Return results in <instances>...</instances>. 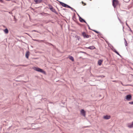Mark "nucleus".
<instances>
[{
	"mask_svg": "<svg viewBox=\"0 0 133 133\" xmlns=\"http://www.w3.org/2000/svg\"><path fill=\"white\" fill-rule=\"evenodd\" d=\"M33 69L37 71L43 73L44 74H45L46 73L45 71H44L43 69L39 68L36 67H34L33 68Z\"/></svg>",
	"mask_w": 133,
	"mask_h": 133,
	"instance_id": "f257e3e1",
	"label": "nucleus"
},
{
	"mask_svg": "<svg viewBox=\"0 0 133 133\" xmlns=\"http://www.w3.org/2000/svg\"><path fill=\"white\" fill-rule=\"evenodd\" d=\"M68 58L71 60L72 61H74V59L72 56L69 55L68 57Z\"/></svg>",
	"mask_w": 133,
	"mask_h": 133,
	"instance_id": "ddd939ff",
	"label": "nucleus"
},
{
	"mask_svg": "<svg viewBox=\"0 0 133 133\" xmlns=\"http://www.w3.org/2000/svg\"><path fill=\"white\" fill-rule=\"evenodd\" d=\"M73 11L76 12V13H77L75 9H74V10H73Z\"/></svg>",
	"mask_w": 133,
	"mask_h": 133,
	"instance_id": "e433bc0d",
	"label": "nucleus"
},
{
	"mask_svg": "<svg viewBox=\"0 0 133 133\" xmlns=\"http://www.w3.org/2000/svg\"><path fill=\"white\" fill-rule=\"evenodd\" d=\"M77 13V14L78 15V16L79 17H79H81L77 13Z\"/></svg>",
	"mask_w": 133,
	"mask_h": 133,
	"instance_id": "473e14b6",
	"label": "nucleus"
},
{
	"mask_svg": "<svg viewBox=\"0 0 133 133\" xmlns=\"http://www.w3.org/2000/svg\"><path fill=\"white\" fill-rule=\"evenodd\" d=\"M82 34L84 38H89L90 37H91L90 35L87 34L86 33L84 32H82Z\"/></svg>",
	"mask_w": 133,
	"mask_h": 133,
	"instance_id": "7ed1b4c3",
	"label": "nucleus"
},
{
	"mask_svg": "<svg viewBox=\"0 0 133 133\" xmlns=\"http://www.w3.org/2000/svg\"><path fill=\"white\" fill-rule=\"evenodd\" d=\"M48 43V44H50V45H52V46H54V45H53V44H51V43Z\"/></svg>",
	"mask_w": 133,
	"mask_h": 133,
	"instance_id": "7c9ffc66",
	"label": "nucleus"
},
{
	"mask_svg": "<svg viewBox=\"0 0 133 133\" xmlns=\"http://www.w3.org/2000/svg\"><path fill=\"white\" fill-rule=\"evenodd\" d=\"M116 81H113V82H115Z\"/></svg>",
	"mask_w": 133,
	"mask_h": 133,
	"instance_id": "49530a36",
	"label": "nucleus"
},
{
	"mask_svg": "<svg viewBox=\"0 0 133 133\" xmlns=\"http://www.w3.org/2000/svg\"><path fill=\"white\" fill-rule=\"evenodd\" d=\"M119 19V21L120 22H121V20L120 19H119V18H118Z\"/></svg>",
	"mask_w": 133,
	"mask_h": 133,
	"instance_id": "79ce46f5",
	"label": "nucleus"
},
{
	"mask_svg": "<svg viewBox=\"0 0 133 133\" xmlns=\"http://www.w3.org/2000/svg\"><path fill=\"white\" fill-rule=\"evenodd\" d=\"M4 31L5 34H8L9 32V31L7 28H6L4 30Z\"/></svg>",
	"mask_w": 133,
	"mask_h": 133,
	"instance_id": "dca6fc26",
	"label": "nucleus"
},
{
	"mask_svg": "<svg viewBox=\"0 0 133 133\" xmlns=\"http://www.w3.org/2000/svg\"><path fill=\"white\" fill-rule=\"evenodd\" d=\"M78 23V25H80V24L79 23Z\"/></svg>",
	"mask_w": 133,
	"mask_h": 133,
	"instance_id": "37998d69",
	"label": "nucleus"
},
{
	"mask_svg": "<svg viewBox=\"0 0 133 133\" xmlns=\"http://www.w3.org/2000/svg\"><path fill=\"white\" fill-rule=\"evenodd\" d=\"M0 2H2V0H0Z\"/></svg>",
	"mask_w": 133,
	"mask_h": 133,
	"instance_id": "ea45409f",
	"label": "nucleus"
},
{
	"mask_svg": "<svg viewBox=\"0 0 133 133\" xmlns=\"http://www.w3.org/2000/svg\"><path fill=\"white\" fill-rule=\"evenodd\" d=\"M48 6L49 7V9L50 10L52 9V8H53V7L52 5H51V4H49L48 5Z\"/></svg>",
	"mask_w": 133,
	"mask_h": 133,
	"instance_id": "a211bd4d",
	"label": "nucleus"
},
{
	"mask_svg": "<svg viewBox=\"0 0 133 133\" xmlns=\"http://www.w3.org/2000/svg\"><path fill=\"white\" fill-rule=\"evenodd\" d=\"M113 51L115 52L117 54L119 55V56H121V55L119 54V53L116 51V50L114 49L113 50Z\"/></svg>",
	"mask_w": 133,
	"mask_h": 133,
	"instance_id": "2eb2a0df",
	"label": "nucleus"
},
{
	"mask_svg": "<svg viewBox=\"0 0 133 133\" xmlns=\"http://www.w3.org/2000/svg\"><path fill=\"white\" fill-rule=\"evenodd\" d=\"M9 13L11 14H12L11 12H9Z\"/></svg>",
	"mask_w": 133,
	"mask_h": 133,
	"instance_id": "2f4dec72",
	"label": "nucleus"
},
{
	"mask_svg": "<svg viewBox=\"0 0 133 133\" xmlns=\"http://www.w3.org/2000/svg\"><path fill=\"white\" fill-rule=\"evenodd\" d=\"M128 126L130 128L133 127V121L131 124L129 125Z\"/></svg>",
	"mask_w": 133,
	"mask_h": 133,
	"instance_id": "f3484780",
	"label": "nucleus"
},
{
	"mask_svg": "<svg viewBox=\"0 0 133 133\" xmlns=\"http://www.w3.org/2000/svg\"><path fill=\"white\" fill-rule=\"evenodd\" d=\"M126 25L128 26V27L129 28H130V27H129V25H128V24H127V22L126 23Z\"/></svg>",
	"mask_w": 133,
	"mask_h": 133,
	"instance_id": "cd10ccee",
	"label": "nucleus"
},
{
	"mask_svg": "<svg viewBox=\"0 0 133 133\" xmlns=\"http://www.w3.org/2000/svg\"><path fill=\"white\" fill-rule=\"evenodd\" d=\"M129 103L131 104H133V101L129 102Z\"/></svg>",
	"mask_w": 133,
	"mask_h": 133,
	"instance_id": "a878e982",
	"label": "nucleus"
},
{
	"mask_svg": "<svg viewBox=\"0 0 133 133\" xmlns=\"http://www.w3.org/2000/svg\"><path fill=\"white\" fill-rule=\"evenodd\" d=\"M24 129H25V128H24Z\"/></svg>",
	"mask_w": 133,
	"mask_h": 133,
	"instance_id": "09e8293b",
	"label": "nucleus"
},
{
	"mask_svg": "<svg viewBox=\"0 0 133 133\" xmlns=\"http://www.w3.org/2000/svg\"><path fill=\"white\" fill-rule=\"evenodd\" d=\"M57 8V9H58V11H59V9H58Z\"/></svg>",
	"mask_w": 133,
	"mask_h": 133,
	"instance_id": "de8ad7c7",
	"label": "nucleus"
},
{
	"mask_svg": "<svg viewBox=\"0 0 133 133\" xmlns=\"http://www.w3.org/2000/svg\"><path fill=\"white\" fill-rule=\"evenodd\" d=\"M66 9H63V10H66Z\"/></svg>",
	"mask_w": 133,
	"mask_h": 133,
	"instance_id": "c03bdc74",
	"label": "nucleus"
},
{
	"mask_svg": "<svg viewBox=\"0 0 133 133\" xmlns=\"http://www.w3.org/2000/svg\"><path fill=\"white\" fill-rule=\"evenodd\" d=\"M97 77H101V76H97Z\"/></svg>",
	"mask_w": 133,
	"mask_h": 133,
	"instance_id": "58836bf2",
	"label": "nucleus"
},
{
	"mask_svg": "<svg viewBox=\"0 0 133 133\" xmlns=\"http://www.w3.org/2000/svg\"><path fill=\"white\" fill-rule=\"evenodd\" d=\"M50 10L52 12L55 13L57 15H58V13L53 8V7L52 9H50Z\"/></svg>",
	"mask_w": 133,
	"mask_h": 133,
	"instance_id": "9b49d317",
	"label": "nucleus"
},
{
	"mask_svg": "<svg viewBox=\"0 0 133 133\" xmlns=\"http://www.w3.org/2000/svg\"><path fill=\"white\" fill-rule=\"evenodd\" d=\"M132 96L130 95H128L126 96L125 98L128 101H130L131 98Z\"/></svg>",
	"mask_w": 133,
	"mask_h": 133,
	"instance_id": "39448f33",
	"label": "nucleus"
},
{
	"mask_svg": "<svg viewBox=\"0 0 133 133\" xmlns=\"http://www.w3.org/2000/svg\"><path fill=\"white\" fill-rule=\"evenodd\" d=\"M130 29V31H131V32H132V30H131V29H130V28H129Z\"/></svg>",
	"mask_w": 133,
	"mask_h": 133,
	"instance_id": "4c0bfd02",
	"label": "nucleus"
},
{
	"mask_svg": "<svg viewBox=\"0 0 133 133\" xmlns=\"http://www.w3.org/2000/svg\"><path fill=\"white\" fill-rule=\"evenodd\" d=\"M100 76L101 77H105L103 75H102L101 76Z\"/></svg>",
	"mask_w": 133,
	"mask_h": 133,
	"instance_id": "f704fd0d",
	"label": "nucleus"
},
{
	"mask_svg": "<svg viewBox=\"0 0 133 133\" xmlns=\"http://www.w3.org/2000/svg\"><path fill=\"white\" fill-rule=\"evenodd\" d=\"M34 1L36 2V4H38L41 3L42 2V0H35Z\"/></svg>",
	"mask_w": 133,
	"mask_h": 133,
	"instance_id": "9d476101",
	"label": "nucleus"
},
{
	"mask_svg": "<svg viewBox=\"0 0 133 133\" xmlns=\"http://www.w3.org/2000/svg\"><path fill=\"white\" fill-rule=\"evenodd\" d=\"M72 18L74 20V18H75V19H76L75 17H74V16H73V17H72Z\"/></svg>",
	"mask_w": 133,
	"mask_h": 133,
	"instance_id": "72a5a7b5",
	"label": "nucleus"
},
{
	"mask_svg": "<svg viewBox=\"0 0 133 133\" xmlns=\"http://www.w3.org/2000/svg\"><path fill=\"white\" fill-rule=\"evenodd\" d=\"M91 30L94 31L95 32H96V33H97V34L100 33L99 32L97 31L96 30Z\"/></svg>",
	"mask_w": 133,
	"mask_h": 133,
	"instance_id": "aec40b11",
	"label": "nucleus"
},
{
	"mask_svg": "<svg viewBox=\"0 0 133 133\" xmlns=\"http://www.w3.org/2000/svg\"><path fill=\"white\" fill-rule=\"evenodd\" d=\"M81 114L84 116H85V111L84 109H82L81 111Z\"/></svg>",
	"mask_w": 133,
	"mask_h": 133,
	"instance_id": "423d86ee",
	"label": "nucleus"
},
{
	"mask_svg": "<svg viewBox=\"0 0 133 133\" xmlns=\"http://www.w3.org/2000/svg\"><path fill=\"white\" fill-rule=\"evenodd\" d=\"M86 48L90 50H93L95 48V47L94 46H90L88 47H86Z\"/></svg>",
	"mask_w": 133,
	"mask_h": 133,
	"instance_id": "6e6552de",
	"label": "nucleus"
},
{
	"mask_svg": "<svg viewBox=\"0 0 133 133\" xmlns=\"http://www.w3.org/2000/svg\"><path fill=\"white\" fill-rule=\"evenodd\" d=\"M80 52L84 53V54H85L86 55H87V53H86L85 52H83V51H80Z\"/></svg>",
	"mask_w": 133,
	"mask_h": 133,
	"instance_id": "b1692460",
	"label": "nucleus"
},
{
	"mask_svg": "<svg viewBox=\"0 0 133 133\" xmlns=\"http://www.w3.org/2000/svg\"><path fill=\"white\" fill-rule=\"evenodd\" d=\"M57 1H58L62 6L68 8L69 5L58 0H57Z\"/></svg>",
	"mask_w": 133,
	"mask_h": 133,
	"instance_id": "20e7f679",
	"label": "nucleus"
},
{
	"mask_svg": "<svg viewBox=\"0 0 133 133\" xmlns=\"http://www.w3.org/2000/svg\"><path fill=\"white\" fill-rule=\"evenodd\" d=\"M82 3L83 4H84V5H86V3H84L83 1L82 2Z\"/></svg>",
	"mask_w": 133,
	"mask_h": 133,
	"instance_id": "bb28decb",
	"label": "nucleus"
},
{
	"mask_svg": "<svg viewBox=\"0 0 133 133\" xmlns=\"http://www.w3.org/2000/svg\"><path fill=\"white\" fill-rule=\"evenodd\" d=\"M29 52L28 51L26 52L25 54V57L27 58H29Z\"/></svg>",
	"mask_w": 133,
	"mask_h": 133,
	"instance_id": "f8f14e48",
	"label": "nucleus"
},
{
	"mask_svg": "<svg viewBox=\"0 0 133 133\" xmlns=\"http://www.w3.org/2000/svg\"><path fill=\"white\" fill-rule=\"evenodd\" d=\"M79 21L81 22H84L87 24V23L81 17H80L79 19Z\"/></svg>",
	"mask_w": 133,
	"mask_h": 133,
	"instance_id": "0eeeda50",
	"label": "nucleus"
},
{
	"mask_svg": "<svg viewBox=\"0 0 133 133\" xmlns=\"http://www.w3.org/2000/svg\"><path fill=\"white\" fill-rule=\"evenodd\" d=\"M26 66L25 65H16L15 66Z\"/></svg>",
	"mask_w": 133,
	"mask_h": 133,
	"instance_id": "5701e85b",
	"label": "nucleus"
},
{
	"mask_svg": "<svg viewBox=\"0 0 133 133\" xmlns=\"http://www.w3.org/2000/svg\"><path fill=\"white\" fill-rule=\"evenodd\" d=\"M86 24H87V25L88 27L89 26V25L87 23Z\"/></svg>",
	"mask_w": 133,
	"mask_h": 133,
	"instance_id": "a19ab883",
	"label": "nucleus"
},
{
	"mask_svg": "<svg viewBox=\"0 0 133 133\" xmlns=\"http://www.w3.org/2000/svg\"><path fill=\"white\" fill-rule=\"evenodd\" d=\"M76 37H77L78 39V41H79V39L81 38L80 36H76Z\"/></svg>",
	"mask_w": 133,
	"mask_h": 133,
	"instance_id": "4be33fe9",
	"label": "nucleus"
},
{
	"mask_svg": "<svg viewBox=\"0 0 133 133\" xmlns=\"http://www.w3.org/2000/svg\"><path fill=\"white\" fill-rule=\"evenodd\" d=\"M68 8H70L72 11H73V10H74V8L71 7H70V6H69V5L68 6Z\"/></svg>",
	"mask_w": 133,
	"mask_h": 133,
	"instance_id": "412c9836",
	"label": "nucleus"
},
{
	"mask_svg": "<svg viewBox=\"0 0 133 133\" xmlns=\"http://www.w3.org/2000/svg\"><path fill=\"white\" fill-rule=\"evenodd\" d=\"M110 116H108L106 115L104 116L103 118L104 119H108L110 118Z\"/></svg>",
	"mask_w": 133,
	"mask_h": 133,
	"instance_id": "1a4fd4ad",
	"label": "nucleus"
},
{
	"mask_svg": "<svg viewBox=\"0 0 133 133\" xmlns=\"http://www.w3.org/2000/svg\"><path fill=\"white\" fill-rule=\"evenodd\" d=\"M5 12H8V11H4Z\"/></svg>",
	"mask_w": 133,
	"mask_h": 133,
	"instance_id": "a18cd8bd",
	"label": "nucleus"
},
{
	"mask_svg": "<svg viewBox=\"0 0 133 133\" xmlns=\"http://www.w3.org/2000/svg\"><path fill=\"white\" fill-rule=\"evenodd\" d=\"M118 3L119 2L118 0H112V4L114 8L116 7Z\"/></svg>",
	"mask_w": 133,
	"mask_h": 133,
	"instance_id": "f03ea898",
	"label": "nucleus"
},
{
	"mask_svg": "<svg viewBox=\"0 0 133 133\" xmlns=\"http://www.w3.org/2000/svg\"><path fill=\"white\" fill-rule=\"evenodd\" d=\"M35 0H34V1Z\"/></svg>",
	"mask_w": 133,
	"mask_h": 133,
	"instance_id": "8fccbe9b",
	"label": "nucleus"
},
{
	"mask_svg": "<svg viewBox=\"0 0 133 133\" xmlns=\"http://www.w3.org/2000/svg\"><path fill=\"white\" fill-rule=\"evenodd\" d=\"M103 61L101 60H99L98 61V64L99 65H101L102 64V63Z\"/></svg>",
	"mask_w": 133,
	"mask_h": 133,
	"instance_id": "4468645a",
	"label": "nucleus"
},
{
	"mask_svg": "<svg viewBox=\"0 0 133 133\" xmlns=\"http://www.w3.org/2000/svg\"><path fill=\"white\" fill-rule=\"evenodd\" d=\"M14 20H15L16 22V21H17V19H16V18H15V16H14Z\"/></svg>",
	"mask_w": 133,
	"mask_h": 133,
	"instance_id": "c85d7f7f",
	"label": "nucleus"
},
{
	"mask_svg": "<svg viewBox=\"0 0 133 133\" xmlns=\"http://www.w3.org/2000/svg\"><path fill=\"white\" fill-rule=\"evenodd\" d=\"M32 31V32H33V31H34V32H38V31H37L36 30H33Z\"/></svg>",
	"mask_w": 133,
	"mask_h": 133,
	"instance_id": "c756f323",
	"label": "nucleus"
},
{
	"mask_svg": "<svg viewBox=\"0 0 133 133\" xmlns=\"http://www.w3.org/2000/svg\"><path fill=\"white\" fill-rule=\"evenodd\" d=\"M88 27V28H89V30H91V29H90V27H89V26Z\"/></svg>",
	"mask_w": 133,
	"mask_h": 133,
	"instance_id": "c9c22d12",
	"label": "nucleus"
},
{
	"mask_svg": "<svg viewBox=\"0 0 133 133\" xmlns=\"http://www.w3.org/2000/svg\"><path fill=\"white\" fill-rule=\"evenodd\" d=\"M124 43L125 44V46H127V41H126L125 39V38H124Z\"/></svg>",
	"mask_w": 133,
	"mask_h": 133,
	"instance_id": "6ab92c4d",
	"label": "nucleus"
},
{
	"mask_svg": "<svg viewBox=\"0 0 133 133\" xmlns=\"http://www.w3.org/2000/svg\"><path fill=\"white\" fill-rule=\"evenodd\" d=\"M34 41H40V42H44V40H41L40 41H39L38 40H37L36 39H35V40H34Z\"/></svg>",
	"mask_w": 133,
	"mask_h": 133,
	"instance_id": "393cba45",
	"label": "nucleus"
}]
</instances>
